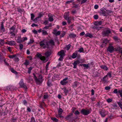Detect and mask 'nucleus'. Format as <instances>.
Segmentation results:
<instances>
[{
    "instance_id": "21",
    "label": "nucleus",
    "mask_w": 122,
    "mask_h": 122,
    "mask_svg": "<svg viewBox=\"0 0 122 122\" xmlns=\"http://www.w3.org/2000/svg\"><path fill=\"white\" fill-rule=\"evenodd\" d=\"M51 54V52L50 51H46L45 54V55L46 58L48 57Z\"/></svg>"
},
{
    "instance_id": "40",
    "label": "nucleus",
    "mask_w": 122,
    "mask_h": 122,
    "mask_svg": "<svg viewBox=\"0 0 122 122\" xmlns=\"http://www.w3.org/2000/svg\"><path fill=\"white\" fill-rule=\"evenodd\" d=\"M122 48L120 47H119L117 48V49L116 50V51H118L121 54V55H122V50H121Z\"/></svg>"
},
{
    "instance_id": "1",
    "label": "nucleus",
    "mask_w": 122,
    "mask_h": 122,
    "mask_svg": "<svg viewBox=\"0 0 122 122\" xmlns=\"http://www.w3.org/2000/svg\"><path fill=\"white\" fill-rule=\"evenodd\" d=\"M41 48L45 49L48 46V42L46 40H44L41 41L39 43Z\"/></svg>"
},
{
    "instance_id": "27",
    "label": "nucleus",
    "mask_w": 122,
    "mask_h": 122,
    "mask_svg": "<svg viewBox=\"0 0 122 122\" xmlns=\"http://www.w3.org/2000/svg\"><path fill=\"white\" fill-rule=\"evenodd\" d=\"M44 15V13H43L42 12H41L39 13L38 14V16L37 17V18H41V17L43 16Z\"/></svg>"
},
{
    "instance_id": "29",
    "label": "nucleus",
    "mask_w": 122,
    "mask_h": 122,
    "mask_svg": "<svg viewBox=\"0 0 122 122\" xmlns=\"http://www.w3.org/2000/svg\"><path fill=\"white\" fill-rule=\"evenodd\" d=\"M85 36L86 37H89L90 38H92L93 36L92 34L89 33H87L85 35Z\"/></svg>"
},
{
    "instance_id": "15",
    "label": "nucleus",
    "mask_w": 122,
    "mask_h": 122,
    "mask_svg": "<svg viewBox=\"0 0 122 122\" xmlns=\"http://www.w3.org/2000/svg\"><path fill=\"white\" fill-rule=\"evenodd\" d=\"M5 44H8L10 46H14L15 44V42L14 41H7L5 43Z\"/></svg>"
},
{
    "instance_id": "38",
    "label": "nucleus",
    "mask_w": 122,
    "mask_h": 122,
    "mask_svg": "<svg viewBox=\"0 0 122 122\" xmlns=\"http://www.w3.org/2000/svg\"><path fill=\"white\" fill-rule=\"evenodd\" d=\"M66 34V32H65L64 31H62L60 36L61 37H63Z\"/></svg>"
},
{
    "instance_id": "45",
    "label": "nucleus",
    "mask_w": 122,
    "mask_h": 122,
    "mask_svg": "<svg viewBox=\"0 0 122 122\" xmlns=\"http://www.w3.org/2000/svg\"><path fill=\"white\" fill-rule=\"evenodd\" d=\"M15 26H13L11 28H10V31H14L15 30Z\"/></svg>"
},
{
    "instance_id": "17",
    "label": "nucleus",
    "mask_w": 122,
    "mask_h": 122,
    "mask_svg": "<svg viewBox=\"0 0 122 122\" xmlns=\"http://www.w3.org/2000/svg\"><path fill=\"white\" fill-rule=\"evenodd\" d=\"M93 76L95 77H99L100 75L98 71L96 72H94L93 73Z\"/></svg>"
},
{
    "instance_id": "50",
    "label": "nucleus",
    "mask_w": 122,
    "mask_h": 122,
    "mask_svg": "<svg viewBox=\"0 0 122 122\" xmlns=\"http://www.w3.org/2000/svg\"><path fill=\"white\" fill-rule=\"evenodd\" d=\"M34 42V40L31 38L30 40L29 41L28 43V45L30 44L31 43H33Z\"/></svg>"
},
{
    "instance_id": "63",
    "label": "nucleus",
    "mask_w": 122,
    "mask_h": 122,
    "mask_svg": "<svg viewBox=\"0 0 122 122\" xmlns=\"http://www.w3.org/2000/svg\"><path fill=\"white\" fill-rule=\"evenodd\" d=\"M80 114V112L78 110L76 111L74 113V114L75 115H79Z\"/></svg>"
},
{
    "instance_id": "14",
    "label": "nucleus",
    "mask_w": 122,
    "mask_h": 122,
    "mask_svg": "<svg viewBox=\"0 0 122 122\" xmlns=\"http://www.w3.org/2000/svg\"><path fill=\"white\" fill-rule=\"evenodd\" d=\"M54 15L50 13L48 15V20L50 22H52L54 20Z\"/></svg>"
},
{
    "instance_id": "20",
    "label": "nucleus",
    "mask_w": 122,
    "mask_h": 122,
    "mask_svg": "<svg viewBox=\"0 0 122 122\" xmlns=\"http://www.w3.org/2000/svg\"><path fill=\"white\" fill-rule=\"evenodd\" d=\"M79 63V61L77 60L75 61L74 63L72 64L74 65L73 68H76L77 67V65Z\"/></svg>"
},
{
    "instance_id": "49",
    "label": "nucleus",
    "mask_w": 122,
    "mask_h": 122,
    "mask_svg": "<svg viewBox=\"0 0 122 122\" xmlns=\"http://www.w3.org/2000/svg\"><path fill=\"white\" fill-rule=\"evenodd\" d=\"M50 62L49 61H48L46 65V72H47V71L48 70V66L50 64Z\"/></svg>"
},
{
    "instance_id": "61",
    "label": "nucleus",
    "mask_w": 122,
    "mask_h": 122,
    "mask_svg": "<svg viewBox=\"0 0 122 122\" xmlns=\"http://www.w3.org/2000/svg\"><path fill=\"white\" fill-rule=\"evenodd\" d=\"M24 10L21 9L20 8H17V11L20 12L21 13Z\"/></svg>"
},
{
    "instance_id": "26",
    "label": "nucleus",
    "mask_w": 122,
    "mask_h": 122,
    "mask_svg": "<svg viewBox=\"0 0 122 122\" xmlns=\"http://www.w3.org/2000/svg\"><path fill=\"white\" fill-rule=\"evenodd\" d=\"M100 67L101 69H103L106 71L108 69V68L105 65H102L100 66Z\"/></svg>"
},
{
    "instance_id": "5",
    "label": "nucleus",
    "mask_w": 122,
    "mask_h": 122,
    "mask_svg": "<svg viewBox=\"0 0 122 122\" xmlns=\"http://www.w3.org/2000/svg\"><path fill=\"white\" fill-rule=\"evenodd\" d=\"M64 17L65 19L67 20L69 23H70L71 22V19L69 17V12H68L65 13L64 16Z\"/></svg>"
},
{
    "instance_id": "22",
    "label": "nucleus",
    "mask_w": 122,
    "mask_h": 122,
    "mask_svg": "<svg viewBox=\"0 0 122 122\" xmlns=\"http://www.w3.org/2000/svg\"><path fill=\"white\" fill-rule=\"evenodd\" d=\"M22 38H21V36H18L17 37V42L18 43H20L22 42Z\"/></svg>"
},
{
    "instance_id": "53",
    "label": "nucleus",
    "mask_w": 122,
    "mask_h": 122,
    "mask_svg": "<svg viewBox=\"0 0 122 122\" xmlns=\"http://www.w3.org/2000/svg\"><path fill=\"white\" fill-rule=\"evenodd\" d=\"M40 59L41 60L43 61H44L46 60V58L44 56H42L41 57Z\"/></svg>"
},
{
    "instance_id": "23",
    "label": "nucleus",
    "mask_w": 122,
    "mask_h": 122,
    "mask_svg": "<svg viewBox=\"0 0 122 122\" xmlns=\"http://www.w3.org/2000/svg\"><path fill=\"white\" fill-rule=\"evenodd\" d=\"M108 80V77H107L106 76H105L103 77L102 80L103 82V83H105Z\"/></svg>"
},
{
    "instance_id": "37",
    "label": "nucleus",
    "mask_w": 122,
    "mask_h": 122,
    "mask_svg": "<svg viewBox=\"0 0 122 122\" xmlns=\"http://www.w3.org/2000/svg\"><path fill=\"white\" fill-rule=\"evenodd\" d=\"M113 38L115 41H118L119 42L120 41V39L117 36H114Z\"/></svg>"
},
{
    "instance_id": "2",
    "label": "nucleus",
    "mask_w": 122,
    "mask_h": 122,
    "mask_svg": "<svg viewBox=\"0 0 122 122\" xmlns=\"http://www.w3.org/2000/svg\"><path fill=\"white\" fill-rule=\"evenodd\" d=\"M33 74L34 76V78L35 79L36 84L39 85L41 84L42 81V76L39 75L38 78H37L35 73H33Z\"/></svg>"
},
{
    "instance_id": "34",
    "label": "nucleus",
    "mask_w": 122,
    "mask_h": 122,
    "mask_svg": "<svg viewBox=\"0 0 122 122\" xmlns=\"http://www.w3.org/2000/svg\"><path fill=\"white\" fill-rule=\"evenodd\" d=\"M66 95H67L68 93V91L65 87L63 88L62 89Z\"/></svg>"
},
{
    "instance_id": "12",
    "label": "nucleus",
    "mask_w": 122,
    "mask_h": 122,
    "mask_svg": "<svg viewBox=\"0 0 122 122\" xmlns=\"http://www.w3.org/2000/svg\"><path fill=\"white\" fill-rule=\"evenodd\" d=\"M57 31V30L56 28H55L53 30L52 33L56 36L60 35L61 33V31L60 30H59Z\"/></svg>"
},
{
    "instance_id": "7",
    "label": "nucleus",
    "mask_w": 122,
    "mask_h": 122,
    "mask_svg": "<svg viewBox=\"0 0 122 122\" xmlns=\"http://www.w3.org/2000/svg\"><path fill=\"white\" fill-rule=\"evenodd\" d=\"M111 32L110 29H108L103 31L102 32V34L104 36H108Z\"/></svg>"
},
{
    "instance_id": "44",
    "label": "nucleus",
    "mask_w": 122,
    "mask_h": 122,
    "mask_svg": "<svg viewBox=\"0 0 122 122\" xmlns=\"http://www.w3.org/2000/svg\"><path fill=\"white\" fill-rule=\"evenodd\" d=\"M10 70L11 71L12 73L15 74H17V72L13 68H11Z\"/></svg>"
},
{
    "instance_id": "16",
    "label": "nucleus",
    "mask_w": 122,
    "mask_h": 122,
    "mask_svg": "<svg viewBox=\"0 0 122 122\" xmlns=\"http://www.w3.org/2000/svg\"><path fill=\"white\" fill-rule=\"evenodd\" d=\"M58 54L60 56L63 57L65 55V53L64 52V50H61L60 52H59L58 53Z\"/></svg>"
},
{
    "instance_id": "9",
    "label": "nucleus",
    "mask_w": 122,
    "mask_h": 122,
    "mask_svg": "<svg viewBox=\"0 0 122 122\" xmlns=\"http://www.w3.org/2000/svg\"><path fill=\"white\" fill-rule=\"evenodd\" d=\"M68 79V77H66L63 79L60 82L61 84L62 85H65L68 83V81H67Z\"/></svg>"
},
{
    "instance_id": "4",
    "label": "nucleus",
    "mask_w": 122,
    "mask_h": 122,
    "mask_svg": "<svg viewBox=\"0 0 122 122\" xmlns=\"http://www.w3.org/2000/svg\"><path fill=\"white\" fill-rule=\"evenodd\" d=\"M73 115V113L70 112L69 114L67 115L65 117V118L66 119L68 120L70 119L72 120V121L75 122V120L76 119V118H75L74 117L72 116Z\"/></svg>"
},
{
    "instance_id": "56",
    "label": "nucleus",
    "mask_w": 122,
    "mask_h": 122,
    "mask_svg": "<svg viewBox=\"0 0 122 122\" xmlns=\"http://www.w3.org/2000/svg\"><path fill=\"white\" fill-rule=\"evenodd\" d=\"M117 103L121 109H122V104H121V102H117Z\"/></svg>"
},
{
    "instance_id": "28",
    "label": "nucleus",
    "mask_w": 122,
    "mask_h": 122,
    "mask_svg": "<svg viewBox=\"0 0 122 122\" xmlns=\"http://www.w3.org/2000/svg\"><path fill=\"white\" fill-rule=\"evenodd\" d=\"M89 64V63H88V64H81L80 65V66H83L84 67H85L86 69H88V68L89 67L88 65Z\"/></svg>"
},
{
    "instance_id": "36",
    "label": "nucleus",
    "mask_w": 122,
    "mask_h": 122,
    "mask_svg": "<svg viewBox=\"0 0 122 122\" xmlns=\"http://www.w3.org/2000/svg\"><path fill=\"white\" fill-rule=\"evenodd\" d=\"M42 33V35H48V33L47 31L44 30H43Z\"/></svg>"
},
{
    "instance_id": "48",
    "label": "nucleus",
    "mask_w": 122,
    "mask_h": 122,
    "mask_svg": "<svg viewBox=\"0 0 122 122\" xmlns=\"http://www.w3.org/2000/svg\"><path fill=\"white\" fill-rule=\"evenodd\" d=\"M105 76H106L107 77L108 76L110 78H111L112 76L111 72H109Z\"/></svg>"
},
{
    "instance_id": "42",
    "label": "nucleus",
    "mask_w": 122,
    "mask_h": 122,
    "mask_svg": "<svg viewBox=\"0 0 122 122\" xmlns=\"http://www.w3.org/2000/svg\"><path fill=\"white\" fill-rule=\"evenodd\" d=\"M113 109H117V106L115 103H114L112 105Z\"/></svg>"
},
{
    "instance_id": "31",
    "label": "nucleus",
    "mask_w": 122,
    "mask_h": 122,
    "mask_svg": "<svg viewBox=\"0 0 122 122\" xmlns=\"http://www.w3.org/2000/svg\"><path fill=\"white\" fill-rule=\"evenodd\" d=\"M102 40L103 43H104L106 44L108 42V40L106 38L103 39Z\"/></svg>"
},
{
    "instance_id": "19",
    "label": "nucleus",
    "mask_w": 122,
    "mask_h": 122,
    "mask_svg": "<svg viewBox=\"0 0 122 122\" xmlns=\"http://www.w3.org/2000/svg\"><path fill=\"white\" fill-rule=\"evenodd\" d=\"M103 27L101 26H99L96 25H95L92 27V28L96 30H99L102 28Z\"/></svg>"
},
{
    "instance_id": "58",
    "label": "nucleus",
    "mask_w": 122,
    "mask_h": 122,
    "mask_svg": "<svg viewBox=\"0 0 122 122\" xmlns=\"http://www.w3.org/2000/svg\"><path fill=\"white\" fill-rule=\"evenodd\" d=\"M19 49L20 50H22L23 49V45L22 44H19Z\"/></svg>"
},
{
    "instance_id": "57",
    "label": "nucleus",
    "mask_w": 122,
    "mask_h": 122,
    "mask_svg": "<svg viewBox=\"0 0 122 122\" xmlns=\"http://www.w3.org/2000/svg\"><path fill=\"white\" fill-rule=\"evenodd\" d=\"M0 41H0V45H1V46H2L4 45V40H1Z\"/></svg>"
},
{
    "instance_id": "35",
    "label": "nucleus",
    "mask_w": 122,
    "mask_h": 122,
    "mask_svg": "<svg viewBox=\"0 0 122 122\" xmlns=\"http://www.w3.org/2000/svg\"><path fill=\"white\" fill-rule=\"evenodd\" d=\"M33 67L32 66H30L28 68V71L27 73L29 74L31 72V71L32 70Z\"/></svg>"
},
{
    "instance_id": "54",
    "label": "nucleus",
    "mask_w": 122,
    "mask_h": 122,
    "mask_svg": "<svg viewBox=\"0 0 122 122\" xmlns=\"http://www.w3.org/2000/svg\"><path fill=\"white\" fill-rule=\"evenodd\" d=\"M84 50L83 48L82 47H81L79 49V50L78 51L80 53H81L83 52L84 51Z\"/></svg>"
},
{
    "instance_id": "62",
    "label": "nucleus",
    "mask_w": 122,
    "mask_h": 122,
    "mask_svg": "<svg viewBox=\"0 0 122 122\" xmlns=\"http://www.w3.org/2000/svg\"><path fill=\"white\" fill-rule=\"evenodd\" d=\"M16 56L15 55H10L9 56V57L10 58H13L15 57Z\"/></svg>"
},
{
    "instance_id": "3",
    "label": "nucleus",
    "mask_w": 122,
    "mask_h": 122,
    "mask_svg": "<svg viewBox=\"0 0 122 122\" xmlns=\"http://www.w3.org/2000/svg\"><path fill=\"white\" fill-rule=\"evenodd\" d=\"M92 112V110L91 108L88 109L86 108L85 109H82L81 111V113L84 116H87L90 113Z\"/></svg>"
},
{
    "instance_id": "6",
    "label": "nucleus",
    "mask_w": 122,
    "mask_h": 122,
    "mask_svg": "<svg viewBox=\"0 0 122 122\" xmlns=\"http://www.w3.org/2000/svg\"><path fill=\"white\" fill-rule=\"evenodd\" d=\"M99 113L102 117H105L107 114V112L104 109H100L99 111Z\"/></svg>"
},
{
    "instance_id": "8",
    "label": "nucleus",
    "mask_w": 122,
    "mask_h": 122,
    "mask_svg": "<svg viewBox=\"0 0 122 122\" xmlns=\"http://www.w3.org/2000/svg\"><path fill=\"white\" fill-rule=\"evenodd\" d=\"M19 85L21 88H23L25 89H27V86L25 84L23 80L21 79L19 83Z\"/></svg>"
},
{
    "instance_id": "64",
    "label": "nucleus",
    "mask_w": 122,
    "mask_h": 122,
    "mask_svg": "<svg viewBox=\"0 0 122 122\" xmlns=\"http://www.w3.org/2000/svg\"><path fill=\"white\" fill-rule=\"evenodd\" d=\"M14 60L16 62H18L19 61V58L17 57H15L14 59Z\"/></svg>"
},
{
    "instance_id": "39",
    "label": "nucleus",
    "mask_w": 122,
    "mask_h": 122,
    "mask_svg": "<svg viewBox=\"0 0 122 122\" xmlns=\"http://www.w3.org/2000/svg\"><path fill=\"white\" fill-rule=\"evenodd\" d=\"M71 46V45L70 44H69L66 46V47L65 48V49L68 51L70 49Z\"/></svg>"
},
{
    "instance_id": "46",
    "label": "nucleus",
    "mask_w": 122,
    "mask_h": 122,
    "mask_svg": "<svg viewBox=\"0 0 122 122\" xmlns=\"http://www.w3.org/2000/svg\"><path fill=\"white\" fill-rule=\"evenodd\" d=\"M51 119L53 121H55L56 122H57L58 121V120L55 117H51Z\"/></svg>"
},
{
    "instance_id": "55",
    "label": "nucleus",
    "mask_w": 122,
    "mask_h": 122,
    "mask_svg": "<svg viewBox=\"0 0 122 122\" xmlns=\"http://www.w3.org/2000/svg\"><path fill=\"white\" fill-rule=\"evenodd\" d=\"M74 1L73 0H67L66 1V3L69 4L71 3H72Z\"/></svg>"
},
{
    "instance_id": "33",
    "label": "nucleus",
    "mask_w": 122,
    "mask_h": 122,
    "mask_svg": "<svg viewBox=\"0 0 122 122\" xmlns=\"http://www.w3.org/2000/svg\"><path fill=\"white\" fill-rule=\"evenodd\" d=\"M63 112L62 109L61 108H59L58 110V113L59 115H61Z\"/></svg>"
},
{
    "instance_id": "13",
    "label": "nucleus",
    "mask_w": 122,
    "mask_h": 122,
    "mask_svg": "<svg viewBox=\"0 0 122 122\" xmlns=\"http://www.w3.org/2000/svg\"><path fill=\"white\" fill-rule=\"evenodd\" d=\"M100 12L102 13L104 16L107 15V10L104 8H102L101 9Z\"/></svg>"
},
{
    "instance_id": "47",
    "label": "nucleus",
    "mask_w": 122,
    "mask_h": 122,
    "mask_svg": "<svg viewBox=\"0 0 122 122\" xmlns=\"http://www.w3.org/2000/svg\"><path fill=\"white\" fill-rule=\"evenodd\" d=\"M8 90L12 91L14 90L15 89L14 88H13V87L12 86H10L8 88Z\"/></svg>"
},
{
    "instance_id": "18",
    "label": "nucleus",
    "mask_w": 122,
    "mask_h": 122,
    "mask_svg": "<svg viewBox=\"0 0 122 122\" xmlns=\"http://www.w3.org/2000/svg\"><path fill=\"white\" fill-rule=\"evenodd\" d=\"M0 25V30L1 31L2 33L4 32L5 30V28H4V25L3 22L1 23Z\"/></svg>"
},
{
    "instance_id": "30",
    "label": "nucleus",
    "mask_w": 122,
    "mask_h": 122,
    "mask_svg": "<svg viewBox=\"0 0 122 122\" xmlns=\"http://www.w3.org/2000/svg\"><path fill=\"white\" fill-rule=\"evenodd\" d=\"M30 64V61L29 60H26L25 61V62L23 64L26 66L29 65Z\"/></svg>"
},
{
    "instance_id": "41",
    "label": "nucleus",
    "mask_w": 122,
    "mask_h": 122,
    "mask_svg": "<svg viewBox=\"0 0 122 122\" xmlns=\"http://www.w3.org/2000/svg\"><path fill=\"white\" fill-rule=\"evenodd\" d=\"M28 40V38L26 37H24L22 38V42L25 41H26Z\"/></svg>"
},
{
    "instance_id": "60",
    "label": "nucleus",
    "mask_w": 122,
    "mask_h": 122,
    "mask_svg": "<svg viewBox=\"0 0 122 122\" xmlns=\"http://www.w3.org/2000/svg\"><path fill=\"white\" fill-rule=\"evenodd\" d=\"M112 101V100L111 98H109L107 100V102L108 103H110Z\"/></svg>"
},
{
    "instance_id": "43",
    "label": "nucleus",
    "mask_w": 122,
    "mask_h": 122,
    "mask_svg": "<svg viewBox=\"0 0 122 122\" xmlns=\"http://www.w3.org/2000/svg\"><path fill=\"white\" fill-rule=\"evenodd\" d=\"M118 94H119L121 97L122 98V89L118 90Z\"/></svg>"
},
{
    "instance_id": "25",
    "label": "nucleus",
    "mask_w": 122,
    "mask_h": 122,
    "mask_svg": "<svg viewBox=\"0 0 122 122\" xmlns=\"http://www.w3.org/2000/svg\"><path fill=\"white\" fill-rule=\"evenodd\" d=\"M77 51H75L74 53H73L72 56V57L73 58H76L77 56Z\"/></svg>"
},
{
    "instance_id": "11",
    "label": "nucleus",
    "mask_w": 122,
    "mask_h": 122,
    "mask_svg": "<svg viewBox=\"0 0 122 122\" xmlns=\"http://www.w3.org/2000/svg\"><path fill=\"white\" fill-rule=\"evenodd\" d=\"M115 48L113 46H108L107 51H109L110 53H112L113 51L114 50Z\"/></svg>"
},
{
    "instance_id": "24",
    "label": "nucleus",
    "mask_w": 122,
    "mask_h": 122,
    "mask_svg": "<svg viewBox=\"0 0 122 122\" xmlns=\"http://www.w3.org/2000/svg\"><path fill=\"white\" fill-rule=\"evenodd\" d=\"M102 22V21H97L94 22V24L95 25L99 26L101 25Z\"/></svg>"
},
{
    "instance_id": "52",
    "label": "nucleus",
    "mask_w": 122,
    "mask_h": 122,
    "mask_svg": "<svg viewBox=\"0 0 122 122\" xmlns=\"http://www.w3.org/2000/svg\"><path fill=\"white\" fill-rule=\"evenodd\" d=\"M49 43L50 44L52 45H54V42L53 40H50L49 41Z\"/></svg>"
},
{
    "instance_id": "10",
    "label": "nucleus",
    "mask_w": 122,
    "mask_h": 122,
    "mask_svg": "<svg viewBox=\"0 0 122 122\" xmlns=\"http://www.w3.org/2000/svg\"><path fill=\"white\" fill-rule=\"evenodd\" d=\"M80 86V83L79 82L77 81H76L74 82L72 85V86L73 88H76L77 86L79 87Z\"/></svg>"
},
{
    "instance_id": "59",
    "label": "nucleus",
    "mask_w": 122,
    "mask_h": 122,
    "mask_svg": "<svg viewBox=\"0 0 122 122\" xmlns=\"http://www.w3.org/2000/svg\"><path fill=\"white\" fill-rule=\"evenodd\" d=\"M30 122H36L35 118L34 117H32L31 118L30 121Z\"/></svg>"
},
{
    "instance_id": "51",
    "label": "nucleus",
    "mask_w": 122,
    "mask_h": 122,
    "mask_svg": "<svg viewBox=\"0 0 122 122\" xmlns=\"http://www.w3.org/2000/svg\"><path fill=\"white\" fill-rule=\"evenodd\" d=\"M47 86L49 87H50L52 85L51 82H50L49 81L47 82Z\"/></svg>"
},
{
    "instance_id": "32",
    "label": "nucleus",
    "mask_w": 122,
    "mask_h": 122,
    "mask_svg": "<svg viewBox=\"0 0 122 122\" xmlns=\"http://www.w3.org/2000/svg\"><path fill=\"white\" fill-rule=\"evenodd\" d=\"M69 36L70 38H75L76 36V35L74 33H71L69 35Z\"/></svg>"
}]
</instances>
